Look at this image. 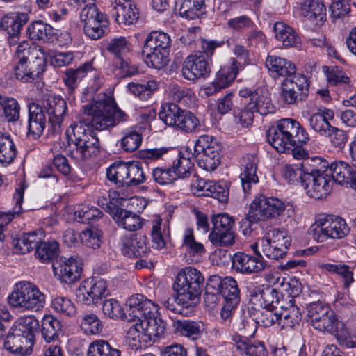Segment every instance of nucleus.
I'll return each mask as SVG.
<instances>
[{
    "label": "nucleus",
    "mask_w": 356,
    "mask_h": 356,
    "mask_svg": "<svg viewBox=\"0 0 356 356\" xmlns=\"http://www.w3.org/2000/svg\"><path fill=\"white\" fill-rule=\"evenodd\" d=\"M239 95L246 99L249 104V108L262 115L273 113L275 111L268 91L265 88H257L252 90L243 88L239 90Z\"/></svg>",
    "instance_id": "obj_19"
},
{
    "label": "nucleus",
    "mask_w": 356,
    "mask_h": 356,
    "mask_svg": "<svg viewBox=\"0 0 356 356\" xmlns=\"http://www.w3.org/2000/svg\"><path fill=\"white\" fill-rule=\"evenodd\" d=\"M108 51L118 57H127L131 49V44L125 37L115 38L110 40L107 47Z\"/></svg>",
    "instance_id": "obj_59"
},
{
    "label": "nucleus",
    "mask_w": 356,
    "mask_h": 356,
    "mask_svg": "<svg viewBox=\"0 0 356 356\" xmlns=\"http://www.w3.org/2000/svg\"><path fill=\"white\" fill-rule=\"evenodd\" d=\"M291 243L286 232L273 229L261 238V250L266 257L277 260L286 255Z\"/></svg>",
    "instance_id": "obj_13"
},
{
    "label": "nucleus",
    "mask_w": 356,
    "mask_h": 356,
    "mask_svg": "<svg viewBox=\"0 0 356 356\" xmlns=\"http://www.w3.org/2000/svg\"><path fill=\"white\" fill-rule=\"evenodd\" d=\"M159 118L167 126L184 133L196 131L200 127L198 118L192 112L174 103L162 104Z\"/></svg>",
    "instance_id": "obj_7"
},
{
    "label": "nucleus",
    "mask_w": 356,
    "mask_h": 356,
    "mask_svg": "<svg viewBox=\"0 0 356 356\" xmlns=\"http://www.w3.org/2000/svg\"><path fill=\"white\" fill-rule=\"evenodd\" d=\"M99 204L109 213L116 224L125 230L134 232L143 227V220L136 213L118 207L112 201L106 199L99 200Z\"/></svg>",
    "instance_id": "obj_14"
},
{
    "label": "nucleus",
    "mask_w": 356,
    "mask_h": 356,
    "mask_svg": "<svg viewBox=\"0 0 356 356\" xmlns=\"http://www.w3.org/2000/svg\"><path fill=\"white\" fill-rule=\"evenodd\" d=\"M120 247L122 254L129 258L146 257L149 252L146 237L142 235L122 236L120 238Z\"/></svg>",
    "instance_id": "obj_26"
},
{
    "label": "nucleus",
    "mask_w": 356,
    "mask_h": 356,
    "mask_svg": "<svg viewBox=\"0 0 356 356\" xmlns=\"http://www.w3.org/2000/svg\"><path fill=\"white\" fill-rule=\"evenodd\" d=\"M322 268L338 275L343 282V288L347 289L350 285L354 282L353 273L350 267L342 263L338 264H324L322 265Z\"/></svg>",
    "instance_id": "obj_49"
},
{
    "label": "nucleus",
    "mask_w": 356,
    "mask_h": 356,
    "mask_svg": "<svg viewBox=\"0 0 356 356\" xmlns=\"http://www.w3.org/2000/svg\"><path fill=\"white\" fill-rule=\"evenodd\" d=\"M27 35L33 40H42L48 42L54 38V29L41 20L32 22L27 27Z\"/></svg>",
    "instance_id": "obj_38"
},
{
    "label": "nucleus",
    "mask_w": 356,
    "mask_h": 356,
    "mask_svg": "<svg viewBox=\"0 0 356 356\" xmlns=\"http://www.w3.org/2000/svg\"><path fill=\"white\" fill-rule=\"evenodd\" d=\"M141 322L144 328L145 337L149 340L161 336L166 330V323L160 317L156 316V314L147 315Z\"/></svg>",
    "instance_id": "obj_37"
},
{
    "label": "nucleus",
    "mask_w": 356,
    "mask_h": 356,
    "mask_svg": "<svg viewBox=\"0 0 356 356\" xmlns=\"http://www.w3.org/2000/svg\"><path fill=\"white\" fill-rule=\"evenodd\" d=\"M311 160L304 161L300 164H287L282 169V176L289 183H298L299 181L303 186L304 177H305L306 166H310Z\"/></svg>",
    "instance_id": "obj_40"
},
{
    "label": "nucleus",
    "mask_w": 356,
    "mask_h": 356,
    "mask_svg": "<svg viewBox=\"0 0 356 356\" xmlns=\"http://www.w3.org/2000/svg\"><path fill=\"white\" fill-rule=\"evenodd\" d=\"M314 329L321 332H327L333 334L338 327V323H341L343 321H339L334 312L330 310V312L323 314L319 316L314 318L309 321Z\"/></svg>",
    "instance_id": "obj_41"
},
{
    "label": "nucleus",
    "mask_w": 356,
    "mask_h": 356,
    "mask_svg": "<svg viewBox=\"0 0 356 356\" xmlns=\"http://www.w3.org/2000/svg\"><path fill=\"white\" fill-rule=\"evenodd\" d=\"M266 138L277 152H289L293 145H305L309 137L298 122L291 118H284L268 129Z\"/></svg>",
    "instance_id": "obj_2"
},
{
    "label": "nucleus",
    "mask_w": 356,
    "mask_h": 356,
    "mask_svg": "<svg viewBox=\"0 0 356 356\" xmlns=\"http://www.w3.org/2000/svg\"><path fill=\"white\" fill-rule=\"evenodd\" d=\"M170 232L169 222H163L159 216H155L152 220L150 232L152 248L159 250L164 248L170 237Z\"/></svg>",
    "instance_id": "obj_32"
},
{
    "label": "nucleus",
    "mask_w": 356,
    "mask_h": 356,
    "mask_svg": "<svg viewBox=\"0 0 356 356\" xmlns=\"http://www.w3.org/2000/svg\"><path fill=\"white\" fill-rule=\"evenodd\" d=\"M113 16L119 24L132 25L139 19V12L131 0H118L115 1Z\"/></svg>",
    "instance_id": "obj_29"
},
{
    "label": "nucleus",
    "mask_w": 356,
    "mask_h": 356,
    "mask_svg": "<svg viewBox=\"0 0 356 356\" xmlns=\"http://www.w3.org/2000/svg\"><path fill=\"white\" fill-rule=\"evenodd\" d=\"M181 72L183 76L190 81L206 78L211 73L210 63L201 52L191 54L184 60Z\"/></svg>",
    "instance_id": "obj_20"
},
{
    "label": "nucleus",
    "mask_w": 356,
    "mask_h": 356,
    "mask_svg": "<svg viewBox=\"0 0 356 356\" xmlns=\"http://www.w3.org/2000/svg\"><path fill=\"white\" fill-rule=\"evenodd\" d=\"M80 239L88 248H99L102 243V232L95 227H90L80 233Z\"/></svg>",
    "instance_id": "obj_61"
},
{
    "label": "nucleus",
    "mask_w": 356,
    "mask_h": 356,
    "mask_svg": "<svg viewBox=\"0 0 356 356\" xmlns=\"http://www.w3.org/2000/svg\"><path fill=\"white\" fill-rule=\"evenodd\" d=\"M29 20L26 13H10L1 20L0 27L8 34V41L10 45L19 42V35L23 26Z\"/></svg>",
    "instance_id": "obj_23"
},
{
    "label": "nucleus",
    "mask_w": 356,
    "mask_h": 356,
    "mask_svg": "<svg viewBox=\"0 0 356 356\" xmlns=\"http://www.w3.org/2000/svg\"><path fill=\"white\" fill-rule=\"evenodd\" d=\"M327 170L332 181L340 185L350 184L353 173L356 171L353 164L350 166L348 163L341 161L328 165Z\"/></svg>",
    "instance_id": "obj_34"
},
{
    "label": "nucleus",
    "mask_w": 356,
    "mask_h": 356,
    "mask_svg": "<svg viewBox=\"0 0 356 356\" xmlns=\"http://www.w3.org/2000/svg\"><path fill=\"white\" fill-rule=\"evenodd\" d=\"M106 177L118 187L133 186L143 184L146 174L139 161H118L107 169Z\"/></svg>",
    "instance_id": "obj_6"
},
{
    "label": "nucleus",
    "mask_w": 356,
    "mask_h": 356,
    "mask_svg": "<svg viewBox=\"0 0 356 356\" xmlns=\"http://www.w3.org/2000/svg\"><path fill=\"white\" fill-rule=\"evenodd\" d=\"M8 301L15 308L38 311L44 306L45 296L34 284L20 282L15 284Z\"/></svg>",
    "instance_id": "obj_8"
},
{
    "label": "nucleus",
    "mask_w": 356,
    "mask_h": 356,
    "mask_svg": "<svg viewBox=\"0 0 356 356\" xmlns=\"http://www.w3.org/2000/svg\"><path fill=\"white\" fill-rule=\"evenodd\" d=\"M158 308V305L151 300L136 293L127 300L125 318L129 321L141 320L147 315L156 314Z\"/></svg>",
    "instance_id": "obj_18"
},
{
    "label": "nucleus",
    "mask_w": 356,
    "mask_h": 356,
    "mask_svg": "<svg viewBox=\"0 0 356 356\" xmlns=\"http://www.w3.org/2000/svg\"><path fill=\"white\" fill-rule=\"evenodd\" d=\"M103 213L97 207L91 205H82L74 211L75 219L81 223L97 221L102 217Z\"/></svg>",
    "instance_id": "obj_60"
},
{
    "label": "nucleus",
    "mask_w": 356,
    "mask_h": 356,
    "mask_svg": "<svg viewBox=\"0 0 356 356\" xmlns=\"http://www.w3.org/2000/svg\"><path fill=\"white\" fill-rule=\"evenodd\" d=\"M300 15L312 24L323 26L326 22V7L323 0H304L300 4Z\"/></svg>",
    "instance_id": "obj_28"
},
{
    "label": "nucleus",
    "mask_w": 356,
    "mask_h": 356,
    "mask_svg": "<svg viewBox=\"0 0 356 356\" xmlns=\"http://www.w3.org/2000/svg\"><path fill=\"white\" fill-rule=\"evenodd\" d=\"M72 136H69V155L77 161L97 155L99 152V141L95 134L89 129H86L81 123L71 126Z\"/></svg>",
    "instance_id": "obj_5"
},
{
    "label": "nucleus",
    "mask_w": 356,
    "mask_h": 356,
    "mask_svg": "<svg viewBox=\"0 0 356 356\" xmlns=\"http://www.w3.org/2000/svg\"><path fill=\"white\" fill-rule=\"evenodd\" d=\"M172 40L168 34L163 31H152L146 38L143 47L170 52Z\"/></svg>",
    "instance_id": "obj_39"
},
{
    "label": "nucleus",
    "mask_w": 356,
    "mask_h": 356,
    "mask_svg": "<svg viewBox=\"0 0 356 356\" xmlns=\"http://www.w3.org/2000/svg\"><path fill=\"white\" fill-rule=\"evenodd\" d=\"M209 240L216 247H232L236 243V234L234 229L211 230Z\"/></svg>",
    "instance_id": "obj_50"
},
{
    "label": "nucleus",
    "mask_w": 356,
    "mask_h": 356,
    "mask_svg": "<svg viewBox=\"0 0 356 356\" xmlns=\"http://www.w3.org/2000/svg\"><path fill=\"white\" fill-rule=\"evenodd\" d=\"M107 25L106 17L97 21H91L83 25L84 33L90 39L98 40L104 35L107 29Z\"/></svg>",
    "instance_id": "obj_63"
},
{
    "label": "nucleus",
    "mask_w": 356,
    "mask_h": 356,
    "mask_svg": "<svg viewBox=\"0 0 356 356\" xmlns=\"http://www.w3.org/2000/svg\"><path fill=\"white\" fill-rule=\"evenodd\" d=\"M258 158L254 154H247L243 158V171L240 175L241 186L245 193H248L252 188V184L259 182L257 175Z\"/></svg>",
    "instance_id": "obj_31"
},
{
    "label": "nucleus",
    "mask_w": 356,
    "mask_h": 356,
    "mask_svg": "<svg viewBox=\"0 0 356 356\" xmlns=\"http://www.w3.org/2000/svg\"><path fill=\"white\" fill-rule=\"evenodd\" d=\"M309 230L315 239L323 242L327 238L345 237L348 234L350 228L343 218L338 216L321 213L317 216Z\"/></svg>",
    "instance_id": "obj_9"
},
{
    "label": "nucleus",
    "mask_w": 356,
    "mask_h": 356,
    "mask_svg": "<svg viewBox=\"0 0 356 356\" xmlns=\"http://www.w3.org/2000/svg\"><path fill=\"white\" fill-rule=\"evenodd\" d=\"M16 156L15 144L9 136L0 135V163L9 164Z\"/></svg>",
    "instance_id": "obj_62"
},
{
    "label": "nucleus",
    "mask_w": 356,
    "mask_h": 356,
    "mask_svg": "<svg viewBox=\"0 0 356 356\" xmlns=\"http://www.w3.org/2000/svg\"><path fill=\"white\" fill-rule=\"evenodd\" d=\"M169 53L156 49H149L146 47H143L142 50V55L146 64L149 67L158 70H161L168 65Z\"/></svg>",
    "instance_id": "obj_42"
},
{
    "label": "nucleus",
    "mask_w": 356,
    "mask_h": 356,
    "mask_svg": "<svg viewBox=\"0 0 356 356\" xmlns=\"http://www.w3.org/2000/svg\"><path fill=\"white\" fill-rule=\"evenodd\" d=\"M113 72L118 79H123L138 74V67L131 63L127 57L113 58Z\"/></svg>",
    "instance_id": "obj_48"
},
{
    "label": "nucleus",
    "mask_w": 356,
    "mask_h": 356,
    "mask_svg": "<svg viewBox=\"0 0 356 356\" xmlns=\"http://www.w3.org/2000/svg\"><path fill=\"white\" fill-rule=\"evenodd\" d=\"M175 175V178H186L189 176L193 168V163L189 158L184 157L179 154L170 168Z\"/></svg>",
    "instance_id": "obj_64"
},
{
    "label": "nucleus",
    "mask_w": 356,
    "mask_h": 356,
    "mask_svg": "<svg viewBox=\"0 0 356 356\" xmlns=\"http://www.w3.org/2000/svg\"><path fill=\"white\" fill-rule=\"evenodd\" d=\"M46 69L44 54L37 55L34 59L19 60L14 67L15 78L22 83H31L42 74Z\"/></svg>",
    "instance_id": "obj_17"
},
{
    "label": "nucleus",
    "mask_w": 356,
    "mask_h": 356,
    "mask_svg": "<svg viewBox=\"0 0 356 356\" xmlns=\"http://www.w3.org/2000/svg\"><path fill=\"white\" fill-rule=\"evenodd\" d=\"M81 111L91 126L99 131L113 127L127 120V115L106 93L98 94L92 102L83 106Z\"/></svg>",
    "instance_id": "obj_1"
},
{
    "label": "nucleus",
    "mask_w": 356,
    "mask_h": 356,
    "mask_svg": "<svg viewBox=\"0 0 356 356\" xmlns=\"http://www.w3.org/2000/svg\"><path fill=\"white\" fill-rule=\"evenodd\" d=\"M108 294L107 283L99 277L83 282L76 293L79 300L87 305L98 304Z\"/></svg>",
    "instance_id": "obj_15"
},
{
    "label": "nucleus",
    "mask_w": 356,
    "mask_h": 356,
    "mask_svg": "<svg viewBox=\"0 0 356 356\" xmlns=\"http://www.w3.org/2000/svg\"><path fill=\"white\" fill-rule=\"evenodd\" d=\"M258 314L257 316V322L260 323L263 326L269 327L274 323L279 325L280 320V307H257Z\"/></svg>",
    "instance_id": "obj_58"
},
{
    "label": "nucleus",
    "mask_w": 356,
    "mask_h": 356,
    "mask_svg": "<svg viewBox=\"0 0 356 356\" xmlns=\"http://www.w3.org/2000/svg\"><path fill=\"white\" fill-rule=\"evenodd\" d=\"M87 356H120V351L107 341L95 340L89 345Z\"/></svg>",
    "instance_id": "obj_51"
},
{
    "label": "nucleus",
    "mask_w": 356,
    "mask_h": 356,
    "mask_svg": "<svg viewBox=\"0 0 356 356\" xmlns=\"http://www.w3.org/2000/svg\"><path fill=\"white\" fill-rule=\"evenodd\" d=\"M266 266L264 259L238 252L232 256V267L237 273L251 275L263 271Z\"/></svg>",
    "instance_id": "obj_25"
},
{
    "label": "nucleus",
    "mask_w": 356,
    "mask_h": 356,
    "mask_svg": "<svg viewBox=\"0 0 356 356\" xmlns=\"http://www.w3.org/2000/svg\"><path fill=\"white\" fill-rule=\"evenodd\" d=\"M91 64L86 63L77 69H68L66 70L63 80L70 90H74L91 69Z\"/></svg>",
    "instance_id": "obj_56"
},
{
    "label": "nucleus",
    "mask_w": 356,
    "mask_h": 356,
    "mask_svg": "<svg viewBox=\"0 0 356 356\" xmlns=\"http://www.w3.org/2000/svg\"><path fill=\"white\" fill-rule=\"evenodd\" d=\"M59 244L56 241L42 242L35 250L36 257L43 263L51 261L58 254Z\"/></svg>",
    "instance_id": "obj_57"
},
{
    "label": "nucleus",
    "mask_w": 356,
    "mask_h": 356,
    "mask_svg": "<svg viewBox=\"0 0 356 356\" xmlns=\"http://www.w3.org/2000/svg\"><path fill=\"white\" fill-rule=\"evenodd\" d=\"M42 108L48 116L49 131L56 135L61 132L64 118L67 114V104L60 96L44 95Z\"/></svg>",
    "instance_id": "obj_12"
},
{
    "label": "nucleus",
    "mask_w": 356,
    "mask_h": 356,
    "mask_svg": "<svg viewBox=\"0 0 356 356\" xmlns=\"http://www.w3.org/2000/svg\"><path fill=\"white\" fill-rule=\"evenodd\" d=\"M61 332L60 322L51 315L44 316L41 321V333L47 342L58 338Z\"/></svg>",
    "instance_id": "obj_45"
},
{
    "label": "nucleus",
    "mask_w": 356,
    "mask_h": 356,
    "mask_svg": "<svg viewBox=\"0 0 356 356\" xmlns=\"http://www.w3.org/2000/svg\"><path fill=\"white\" fill-rule=\"evenodd\" d=\"M282 295L271 286H259L250 291L249 300L252 304V308L280 307L284 302L280 300Z\"/></svg>",
    "instance_id": "obj_21"
},
{
    "label": "nucleus",
    "mask_w": 356,
    "mask_h": 356,
    "mask_svg": "<svg viewBox=\"0 0 356 356\" xmlns=\"http://www.w3.org/2000/svg\"><path fill=\"white\" fill-rule=\"evenodd\" d=\"M275 38L285 47H296L300 44V38L296 31L282 22H277L273 26Z\"/></svg>",
    "instance_id": "obj_35"
},
{
    "label": "nucleus",
    "mask_w": 356,
    "mask_h": 356,
    "mask_svg": "<svg viewBox=\"0 0 356 356\" xmlns=\"http://www.w3.org/2000/svg\"><path fill=\"white\" fill-rule=\"evenodd\" d=\"M221 144L212 136H200L195 143L194 156L198 166L213 171L220 163Z\"/></svg>",
    "instance_id": "obj_10"
},
{
    "label": "nucleus",
    "mask_w": 356,
    "mask_h": 356,
    "mask_svg": "<svg viewBox=\"0 0 356 356\" xmlns=\"http://www.w3.org/2000/svg\"><path fill=\"white\" fill-rule=\"evenodd\" d=\"M46 127V118L42 106L33 103L29 106L28 133L34 138L40 137Z\"/></svg>",
    "instance_id": "obj_33"
},
{
    "label": "nucleus",
    "mask_w": 356,
    "mask_h": 356,
    "mask_svg": "<svg viewBox=\"0 0 356 356\" xmlns=\"http://www.w3.org/2000/svg\"><path fill=\"white\" fill-rule=\"evenodd\" d=\"M24 188L23 186H20L17 188L13 195L15 206L13 209V211L0 215V218L2 221L1 224H0V241H4V225H3V222H5L6 224L8 223L15 218V215H18L22 211V204L24 199Z\"/></svg>",
    "instance_id": "obj_44"
},
{
    "label": "nucleus",
    "mask_w": 356,
    "mask_h": 356,
    "mask_svg": "<svg viewBox=\"0 0 356 356\" xmlns=\"http://www.w3.org/2000/svg\"><path fill=\"white\" fill-rule=\"evenodd\" d=\"M127 88L135 96L146 100L158 89V83L154 80H149L142 83L131 82L127 85Z\"/></svg>",
    "instance_id": "obj_53"
},
{
    "label": "nucleus",
    "mask_w": 356,
    "mask_h": 356,
    "mask_svg": "<svg viewBox=\"0 0 356 356\" xmlns=\"http://www.w3.org/2000/svg\"><path fill=\"white\" fill-rule=\"evenodd\" d=\"M242 69L240 62L233 59L230 66L222 67L217 73L212 84L206 88V94L211 95L213 93L229 86L236 79L237 74Z\"/></svg>",
    "instance_id": "obj_27"
},
{
    "label": "nucleus",
    "mask_w": 356,
    "mask_h": 356,
    "mask_svg": "<svg viewBox=\"0 0 356 356\" xmlns=\"http://www.w3.org/2000/svg\"><path fill=\"white\" fill-rule=\"evenodd\" d=\"M0 109L8 122H15L19 119L21 107L16 99L0 95Z\"/></svg>",
    "instance_id": "obj_47"
},
{
    "label": "nucleus",
    "mask_w": 356,
    "mask_h": 356,
    "mask_svg": "<svg viewBox=\"0 0 356 356\" xmlns=\"http://www.w3.org/2000/svg\"><path fill=\"white\" fill-rule=\"evenodd\" d=\"M204 5L202 0H177L175 2V9L179 10L180 16L188 19H194L199 17Z\"/></svg>",
    "instance_id": "obj_43"
},
{
    "label": "nucleus",
    "mask_w": 356,
    "mask_h": 356,
    "mask_svg": "<svg viewBox=\"0 0 356 356\" xmlns=\"http://www.w3.org/2000/svg\"><path fill=\"white\" fill-rule=\"evenodd\" d=\"M33 336L24 335L17 330L12 327L4 342L5 348L10 353L19 356L31 354L33 346Z\"/></svg>",
    "instance_id": "obj_24"
},
{
    "label": "nucleus",
    "mask_w": 356,
    "mask_h": 356,
    "mask_svg": "<svg viewBox=\"0 0 356 356\" xmlns=\"http://www.w3.org/2000/svg\"><path fill=\"white\" fill-rule=\"evenodd\" d=\"M81 261L77 256L60 257L53 262L52 268L55 276L62 282L71 284L81 276Z\"/></svg>",
    "instance_id": "obj_16"
},
{
    "label": "nucleus",
    "mask_w": 356,
    "mask_h": 356,
    "mask_svg": "<svg viewBox=\"0 0 356 356\" xmlns=\"http://www.w3.org/2000/svg\"><path fill=\"white\" fill-rule=\"evenodd\" d=\"M80 327L87 335L99 334L103 329L101 320L93 313L83 314L79 319Z\"/></svg>",
    "instance_id": "obj_52"
},
{
    "label": "nucleus",
    "mask_w": 356,
    "mask_h": 356,
    "mask_svg": "<svg viewBox=\"0 0 356 356\" xmlns=\"http://www.w3.org/2000/svg\"><path fill=\"white\" fill-rule=\"evenodd\" d=\"M283 84L287 87L288 85L291 86L293 88L292 90L298 92L299 95H301L302 98L307 99L309 95V83L306 76L294 72L285 79Z\"/></svg>",
    "instance_id": "obj_55"
},
{
    "label": "nucleus",
    "mask_w": 356,
    "mask_h": 356,
    "mask_svg": "<svg viewBox=\"0 0 356 356\" xmlns=\"http://www.w3.org/2000/svg\"><path fill=\"white\" fill-rule=\"evenodd\" d=\"M327 167L328 162L320 157L313 158L310 166H306L303 186L309 197L321 200L331 192L333 181Z\"/></svg>",
    "instance_id": "obj_3"
},
{
    "label": "nucleus",
    "mask_w": 356,
    "mask_h": 356,
    "mask_svg": "<svg viewBox=\"0 0 356 356\" xmlns=\"http://www.w3.org/2000/svg\"><path fill=\"white\" fill-rule=\"evenodd\" d=\"M220 294L224 298L225 305L221 309V317L227 323L240 302V290L237 282L231 277L224 278Z\"/></svg>",
    "instance_id": "obj_22"
},
{
    "label": "nucleus",
    "mask_w": 356,
    "mask_h": 356,
    "mask_svg": "<svg viewBox=\"0 0 356 356\" xmlns=\"http://www.w3.org/2000/svg\"><path fill=\"white\" fill-rule=\"evenodd\" d=\"M265 64L275 76H289L296 72V66L291 61L277 56H268Z\"/></svg>",
    "instance_id": "obj_36"
},
{
    "label": "nucleus",
    "mask_w": 356,
    "mask_h": 356,
    "mask_svg": "<svg viewBox=\"0 0 356 356\" xmlns=\"http://www.w3.org/2000/svg\"><path fill=\"white\" fill-rule=\"evenodd\" d=\"M289 298V301L284 302L280 307L279 325L283 328H293L302 320V313L300 308L295 304L294 298Z\"/></svg>",
    "instance_id": "obj_30"
},
{
    "label": "nucleus",
    "mask_w": 356,
    "mask_h": 356,
    "mask_svg": "<svg viewBox=\"0 0 356 356\" xmlns=\"http://www.w3.org/2000/svg\"><path fill=\"white\" fill-rule=\"evenodd\" d=\"M285 209V204L277 198L264 196L256 197L251 203L246 217L248 227L251 228L252 223L280 216Z\"/></svg>",
    "instance_id": "obj_11"
},
{
    "label": "nucleus",
    "mask_w": 356,
    "mask_h": 356,
    "mask_svg": "<svg viewBox=\"0 0 356 356\" xmlns=\"http://www.w3.org/2000/svg\"><path fill=\"white\" fill-rule=\"evenodd\" d=\"M268 351L263 342L241 341L236 346L234 356H267Z\"/></svg>",
    "instance_id": "obj_46"
},
{
    "label": "nucleus",
    "mask_w": 356,
    "mask_h": 356,
    "mask_svg": "<svg viewBox=\"0 0 356 356\" xmlns=\"http://www.w3.org/2000/svg\"><path fill=\"white\" fill-rule=\"evenodd\" d=\"M175 331L193 340L201 336V327L199 323L188 320H177L173 323Z\"/></svg>",
    "instance_id": "obj_54"
},
{
    "label": "nucleus",
    "mask_w": 356,
    "mask_h": 356,
    "mask_svg": "<svg viewBox=\"0 0 356 356\" xmlns=\"http://www.w3.org/2000/svg\"><path fill=\"white\" fill-rule=\"evenodd\" d=\"M204 282L200 271L193 267H186L177 275L173 290L179 295L181 302H188L194 307L200 301Z\"/></svg>",
    "instance_id": "obj_4"
}]
</instances>
